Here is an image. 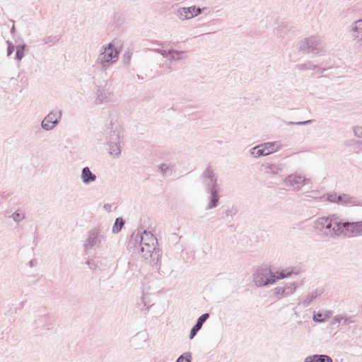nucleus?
I'll return each mask as SVG.
<instances>
[{
  "label": "nucleus",
  "mask_w": 362,
  "mask_h": 362,
  "mask_svg": "<svg viewBox=\"0 0 362 362\" xmlns=\"http://www.w3.org/2000/svg\"><path fill=\"white\" fill-rule=\"evenodd\" d=\"M323 293V291L321 288H316L315 290L311 291L303 298L299 300L298 305H302L303 307L309 306L312 302L316 299L317 297H320Z\"/></svg>",
  "instance_id": "13"
},
{
  "label": "nucleus",
  "mask_w": 362,
  "mask_h": 362,
  "mask_svg": "<svg viewBox=\"0 0 362 362\" xmlns=\"http://www.w3.org/2000/svg\"><path fill=\"white\" fill-rule=\"evenodd\" d=\"M264 172L270 175H277L282 172L284 165L281 163H266L263 165Z\"/></svg>",
  "instance_id": "17"
},
{
  "label": "nucleus",
  "mask_w": 362,
  "mask_h": 362,
  "mask_svg": "<svg viewBox=\"0 0 362 362\" xmlns=\"http://www.w3.org/2000/svg\"><path fill=\"white\" fill-rule=\"evenodd\" d=\"M81 178L84 185H89L96 180V175L93 173L89 167H84L82 169Z\"/></svg>",
  "instance_id": "16"
},
{
  "label": "nucleus",
  "mask_w": 362,
  "mask_h": 362,
  "mask_svg": "<svg viewBox=\"0 0 362 362\" xmlns=\"http://www.w3.org/2000/svg\"><path fill=\"white\" fill-rule=\"evenodd\" d=\"M192 356L190 353H185L180 356L175 362H191Z\"/></svg>",
  "instance_id": "32"
},
{
  "label": "nucleus",
  "mask_w": 362,
  "mask_h": 362,
  "mask_svg": "<svg viewBox=\"0 0 362 362\" xmlns=\"http://www.w3.org/2000/svg\"><path fill=\"white\" fill-rule=\"evenodd\" d=\"M327 200L329 202L338 203L339 195H337V193L328 194L327 197Z\"/></svg>",
  "instance_id": "37"
},
{
  "label": "nucleus",
  "mask_w": 362,
  "mask_h": 362,
  "mask_svg": "<svg viewBox=\"0 0 362 362\" xmlns=\"http://www.w3.org/2000/svg\"><path fill=\"white\" fill-rule=\"evenodd\" d=\"M156 243H157V239L154 235L151 232H147L144 230L142 233H134L129 240V245L137 247L138 245H141V243L155 244Z\"/></svg>",
  "instance_id": "9"
},
{
  "label": "nucleus",
  "mask_w": 362,
  "mask_h": 362,
  "mask_svg": "<svg viewBox=\"0 0 362 362\" xmlns=\"http://www.w3.org/2000/svg\"><path fill=\"white\" fill-rule=\"evenodd\" d=\"M324 43L319 36H311L305 38L298 43L299 50L315 55L320 54L324 49Z\"/></svg>",
  "instance_id": "5"
},
{
  "label": "nucleus",
  "mask_w": 362,
  "mask_h": 362,
  "mask_svg": "<svg viewBox=\"0 0 362 362\" xmlns=\"http://www.w3.org/2000/svg\"><path fill=\"white\" fill-rule=\"evenodd\" d=\"M283 292H284V291L283 288H281V285H279V286L276 287L273 290L274 296L277 299H281L282 298H284Z\"/></svg>",
  "instance_id": "33"
},
{
  "label": "nucleus",
  "mask_w": 362,
  "mask_h": 362,
  "mask_svg": "<svg viewBox=\"0 0 362 362\" xmlns=\"http://www.w3.org/2000/svg\"><path fill=\"white\" fill-rule=\"evenodd\" d=\"M234 214L233 209V208H228L225 212L223 213V218H227L228 216L233 217V215Z\"/></svg>",
  "instance_id": "41"
},
{
  "label": "nucleus",
  "mask_w": 362,
  "mask_h": 362,
  "mask_svg": "<svg viewBox=\"0 0 362 362\" xmlns=\"http://www.w3.org/2000/svg\"><path fill=\"white\" fill-rule=\"evenodd\" d=\"M313 122V120L309 119L303 122H287V125H305L308 124H311Z\"/></svg>",
  "instance_id": "38"
},
{
  "label": "nucleus",
  "mask_w": 362,
  "mask_h": 362,
  "mask_svg": "<svg viewBox=\"0 0 362 362\" xmlns=\"http://www.w3.org/2000/svg\"><path fill=\"white\" fill-rule=\"evenodd\" d=\"M298 272H294L293 269H290L289 268H287L286 269H282L281 271H279L276 272V274H275V279L276 281L278 279H284L286 277L290 276L292 274H297Z\"/></svg>",
  "instance_id": "22"
},
{
  "label": "nucleus",
  "mask_w": 362,
  "mask_h": 362,
  "mask_svg": "<svg viewBox=\"0 0 362 362\" xmlns=\"http://www.w3.org/2000/svg\"><path fill=\"white\" fill-rule=\"evenodd\" d=\"M154 51L156 52L157 53L160 54L163 57H168V56L170 55V53H176L177 54H181L180 52H177V50L173 49H170L168 51H166L165 49H154Z\"/></svg>",
  "instance_id": "28"
},
{
  "label": "nucleus",
  "mask_w": 362,
  "mask_h": 362,
  "mask_svg": "<svg viewBox=\"0 0 362 362\" xmlns=\"http://www.w3.org/2000/svg\"><path fill=\"white\" fill-rule=\"evenodd\" d=\"M284 182L286 187H291L293 190L299 191L306 185L307 179L300 175L291 174L286 177Z\"/></svg>",
  "instance_id": "10"
},
{
  "label": "nucleus",
  "mask_w": 362,
  "mask_h": 362,
  "mask_svg": "<svg viewBox=\"0 0 362 362\" xmlns=\"http://www.w3.org/2000/svg\"><path fill=\"white\" fill-rule=\"evenodd\" d=\"M281 288L284 291L283 292L284 297H288L292 295L296 291L297 286L296 285L295 283H289L281 285Z\"/></svg>",
  "instance_id": "21"
},
{
  "label": "nucleus",
  "mask_w": 362,
  "mask_h": 362,
  "mask_svg": "<svg viewBox=\"0 0 362 362\" xmlns=\"http://www.w3.org/2000/svg\"><path fill=\"white\" fill-rule=\"evenodd\" d=\"M351 31L354 33L353 37L354 39L362 40V19L358 20L353 23Z\"/></svg>",
  "instance_id": "20"
},
{
  "label": "nucleus",
  "mask_w": 362,
  "mask_h": 362,
  "mask_svg": "<svg viewBox=\"0 0 362 362\" xmlns=\"http://www.w3.org/2000/svg\"><path fill=\"white\" fill-rule=\"evenodd\" d=\"M354 322V321L351 320V317H345V316H343V320H342V323L343 325H349L350 323H352Z\"/></svg>",
  "instance_id": "42"
},
{
  "label": "nucleus",
  "mask_w": 362,
  "mask_h": 362,
  "mask_svg": "<svg viewBox=\"0 0 362 362\" xmlns=\"http://www.w3.org/2000/svg\"><path fill=\"white\" fill-rule=\"evenodd\" d=\"M59 40V38L58 37V36H52V35H50V36H47L45 38L42 39V42H44L45 45H54L57 42H58Z\"/></svg>",
  "instance_id": "29"
},
{
  "label": "nucleus",
  "mask_w": 362,
  "mask_h": 362,
  "mask_svg": "<svg viewBox=\"0 0 362 362\" xmlns=\"http://www.w3.org/2000/svg\"><path fill=\"white\" fill-rule=\"evenodd\" d=\"M134 247V250L141 254L145 259L149 260L151 265H156V267L160 265L162 252L160 249L155 247V244L141 243V245H138L137 247Z\"/></svg>",
  "instance_id": "4"
},
{
  "label": "nucleus",
  "mask_w": 362,
  "mask_h": 362,
  "mask_svg": "<svg viewBox=\"0 0 362 362\" xmlns=\"http://www.w3.org/2000/svg\"><path fill=\"white\" fill-rule=\"evenodd\" d=\"M124 224V221L123 220L122 218H121V217L117 218L115 221L114 226L112 227V232L114 233H118L119 232H120Z\"/></svg>",
  "instance_id": "27"
},
{
  "label": "nucleus",
  "mask_w": 362,
  "mask_h": 362,
  "mask_svg": "<svg viewBox=\"0 0 362 362\" xmlns=\"http://www.w3.org/2000/svg\"><path fill=\"white\" fill-rule=\"evenodd\" d=\"M107 142L109 144V152L114 156H118L121 153L119 146V136L117 132L112 131L110 132L107 137Z\"/></svg>",
  "instance_id": "12"
},
{
  "label": "nucleus",
  "mask_w": 362,
  "mask_h": 362,
  "mask_svg": "<svg viewBox=\"0 0 362 362\" xmlns=\"http://www.w3.org/2000/svg\"><path fill=\"white\" fill-rule=\"evenodd\" d=\"M104 240L101 234L100 229L94 228L88 232V238L83 244L86 251L96 250L101 246V243Z\"/></svg>",
  "instance_id": "7"
},
{
  "label": "nucleus",
  "mask_w": 362,
  "mask_h": 362,
  "mask_svg": "<svg viewBox=\"0 0 362 362\" xmlns=\"http://www.w3.org/2000/svg\"><path fill=\"white\" fill-rule=\"evenodd\" d=\"M158 169L160 170V172L163 173V175H166L168 173H170V175H171L173 170V167H170L165 163L159 165Z\"/></svg>",
  "instance_id": "31"
},
{
  "label": "nucleus",
  "mask_w": 362,
  "mask_h": 362,
  "mask_svg": "<svg viewBox=\"0 0 362 362\" xmlns=\"http://www.w3.org/2000/svg\"><path fill=\"white\" fill-rule=\"evenodd\" d=\"M124 62L126 64H129L131 59V54L129 53H126L124 54Z\"/></svg>",
  "instance_id": "43"
},
{
  "label": "nucleus",
  "mask_w": 362,
  "mask_h": 362,
  "mask_svg": "<svg viewBox=\"0 0 362 362\" xmlns=\"http://www.w3.org/2000/svg\"><path fill=\"white\" fill-rule=\"evenodd\" d=\"M62 112L61 110L55 108L51 110L42 119L41 122L42 128L45 131L54 129L60 122Z\"/></svg>",
  "instance_id": "8"
},
{
  "label": "nucleus",
  "mask_w": 362,
  "mask_h": 362,
  "mask_svg": "<svg viewBox=\"0 0 362 362\" xmlns=\"http://www.w3.org/2000/svg\"><path fill=\"white\" fill-rule=\"evenodd\" d=\"M111 206H111L110 204H105L103 207H104V209H105V210H107V211H110V209H111Z\"/></svg>",
  "instance_id": "45"
},
{
  "label": "nucleus",
  "mask_w": 362,
  "mask_h": 362,
  "mask_svg": "<svg viewBox=\"0 0 362 362\" xmlns=\"http://www.w3.org/2000/svg\"><path fill=\"white\" fill-rule=\"evenodd\" d=\"M96 94L97 97L95 103L97 105L102 104L103 102L108 103L112 101L111 93L105 89L98 88Z\"/></svg>",
  "instance_id": "15"
},
{
  "label": "nucleus",
  "mask_w": 362,
  "mask_h": 362,
  "mask_svg": "<svg viewBox=\"0 0 362 362\" xmlns=\"http://www.w3.org/2000/svg\"><path fill=\"white\" fill-rule=\"evenodd\" d=\"M313 227L325 238L334 240L341 236H353V221H344L337 214L317 218Z\"/></svg>",
  "instance_id": "1"
},
{
  "label": "nucleus",
  "mask_w": 362,
  "mask_h": 362,
  "mask_svg": "<svg viewBox=\"0 0 362 362\" xmlns=\"http://www.w3.org/2000/svg\"><path fill=\"white\" fill-rule=\"evenodd\" d=\"M250 155L254 158H259L267 156L264 147H259V145L255 146L250 150Z\"/></svg>",
  "instance_id": "25"
},
{
  "label": "nucleus",
  "mask_w": 362,
  "mask_h": 362,
  "mask_svg": "<svg viewBox=\"0 0 362 362\" xmlns=\"http://www.w3.org/2000/svg\"><path fill=\"white\" fill-rule=\"evenodd\" d=\"M301 66V69H311L310 66H308V64H302L300 65Z\"/></svg>",
  "instance_id": "46"
},
{
  "label": "nucleus",
  "mask_w": 362,
  "mask_h": 362,
  "mask_svg": "<svg viewBox=\"0 0 362 362\" xmlns=\"http://www.w3.org/2000/svg\"><path fill=\"white\" fill-rule=\"evenodd\" d=\"M6 42L7 44L6 56L9 57L12 54L16 47L9 40H7Z\"/></svg>",
  "instance_id": "36"
},
{
  "label": "nucleus",
  "mask_w": 362,
  "mask_h": 362,
  "mask_svg": "<svg viewBox=\"0 0 362 362\" xmlns=\"http://www.w3.org/2000/svg\"><path fill=\"white\" fill-rule=\"evenodd\" d=\"M177 52H180L181 54H177L176 53H170V55L168 56V57L170 60L179 61V60H181L183 59L182 55L185 53V52L184 51H178V50H177Z\"/></svg>",
  "instance_id": "35"
},
{
  "label": "nucleus",
  "mask_w": 362,
  "mask_h": 362,
  "mask_svg": "<svg viewBox=\"0 0 362 362\" xmlns=\"http://www.w3.org/2000/svg\"><path fill=\"white\" fill-rule=\"evenodd\" d=\"M356 202V199L346 194H342L339 195V204H355Z\"/></svg>",
  "instance_id": "23"
},
{
  "label": "nucleus",
  "mask_w": 362,
  "mask_h": 362,
  "mask_svg": "<svg viewBox=\"0 0 362 362\" xmlns=\"http://www.w3.org/2000/svg\"><path fill=\"white\" fill-rule=\"evenodd\" d=\"M29 264H30V267H35L37 264V260L33 259L30 261Z\"/></svg>",
  "instance_id": "44"
},
{
  "label": "nucleus",
  "mask_w": 362,
  "mask_h": 362,
  "mask_svg": "<svg viewBox=\"0 0 362 362\" xmlns=\"http://www.w3.org/2000/svg\"><path fill=\"white\" fill-rule=\"evenodd\" d=\"M259 147H264L267 156L277 151L281 147V144L278 141L274 142H267L259 144Z\"/></svg>",
  "instance_id": "18"
},
{
  "label": "nucleus",
  "mask_w": 362,
  "mask_h": 362,
  "mask_svg": "<svg viewBox=\"0 0 362 362\" xmlns=\"http://www.w3.org/2000/svg\"><path fill=\"white\" fill-rule=\"evenodd\" d=\"M26 47L27 46L25 44H22L16 46L15 59L18 62H21L22 59L24 57Z\"/></svg>",
  "instance_id": "24"
},
{
  "label": "nucleus",
  "mask_w": 362,
  "mask_h": 362,
  "mask_svg": "<svg viewBox=\"0 0 362 362\" xmlns=\"http://www.w3.org/2000/svg\"><path fill=\"white\" fill-rule=\"evenodd\" d=\"M354 134L358 138H362V127H355L354 128Z\"/></svg>",
  "instance_id": "40"
},
{
  "label": "nucleus",
  "mask_w": 362,
  "mask_h": 362,
  "mask_svg": "<svg viewBox=\"0 0 362 362\" xmlns=\"http://www.w3.org/2000/svg\"><path fill=\"white\" fill-rule=\"evenodd\" d=\"M209 313L202 314L197 319L196 324L192 327L189 333V339H192L197 334V333L201 329L204 323L209 319Z\"/></svg>",
  "instance_id": "14"
},
{
  "label": "nucleus",
  "mask_w": 362,
  "mask_h": 362,
  "mask_svg": "<svg viewBox=\"0 0 362 362\" xmlns=\"http://www.w3.org/2000/svg\"><path fill=\"white\" fill-rule=\"evenodd\" d=\"M304 362H332V359L327 355L315 354L307 356Z\"/></svg>",
  "instance_id": "19"
},
{
  "label": "nucleus",
  "mask_w": 362,
  "mask_h": 362,
  "mask_svg": "<svg viewBox=\"0 0 362 362\" xmlns=\"http://www.w3.org/2000/svg\"><path fill=\"white\" fill-rule=\"evenodd\" d=\"M362 233V221H353V235Z\"/></svg>",
  "instance_id": "30"
},
{
  "label": "nucleus",
  "mask_w": 362,
  "mask_h": 362,
  "mask_svg": "<svg viewBox=\"0 0 362 362\" xmlns=\"http://www.w3.org/2000/svg\"><path fill=\"white\" fill-rule=\"evenodd\" d=\"M202 13V8L192 6L189 7H180L176 11V16L182 21L190 19L200 15Z\"/></svg>",
  "instance_id": "11"
},
{
  "label": "nucleus",
  "mask_w": 362,
  "mask_h": 362,
  "mask_svg": "<svg viewBox=\"0 0 362 362\" xmlns=\"http://www.w3.org/2000/svg\"><path fill=\"white\" fill-rule=\"evenodd\" d=\"M119 52L112 44H108L106 47H103L99 54L95 66L103 71H105L109 66L117 62Z\"/></svg>",
  "instance_id": "3"
},
{
  "label": "nucleus",
  "mask_w": 362,
  "mask_h": 362,
  "mask_svg": "<svg viewBox=\"0 0 362 362\" xmlns=\"http://www.w3.org/2000/svg\"><path fill=\"white\" fill-rule=\"evenodd\" d=\"M275 281V274L268 268H259L253 274V282L259 287L272 284Z\"/></svg>",
  "instance_id": "6"
},
{
  "label": "nucleus",
  "mask_w": 362,
  "mask_h": 362,
  "mask_svg": "<svg viewBox=\"0 0 362 362\" xmlns=\"http://www.w3.org/2000/svg\"><path fill=\"white\" fill-rule=\"evenodd\" d=\"M342 320H343V315H336L333 320H332V322L331 323L332 325H337V326L339 325V324L341 322H342Z\"/></svg>",
  "instance_id": "39"
},
{
  "label": "nucleus",
  "mask_w": 362,
  "mask_h": 362,
  "mask_svg": "<svg viewBox=\"0 0 362 362\" xmlns=\"http://www.w3.org/2000/svg\"><path fill=\"white\" fill-rule=\"evenodd\" d=\"M330 315L331 313L329 311H326L325 314L319 312L313 315V320L316 322H323L327 318H329Z\"/></svg>",
  "instance_id": "26"
},
{
  "label": "nucleus",
  "mask_w": 362,
  "mask_h": 362,
  "mask_svg": "<svg viewBox=\"0 0 362 362\" xmlns=\"http://www.w3.org/2000/svg\"><path fill=\"white\" fill-rule=\"evenodd\" d=\"M202 179L206 192L210 194L209 202L206 207V210H209L216 207L219 202L218 180L211 166H208L205 169Z\"/></svg>",
  "instance_id": "2"
},
{
  "label": "nucleus",
  "mask_w": 362,
  "mask_h": 362,
  "mask_svg": "<svg viewBox=\"0 0 362 362\" xmlns=\"http://www.w3.org/2000/svg\"><path fill=\"white\" fill-rule=\"evenodd\" d=\"M11 217L15 222L19 223L25 218V214L20 213L18 211H16L11 215Z\"/></svg>",
  "instance_id": "34"
}]
</instances>
